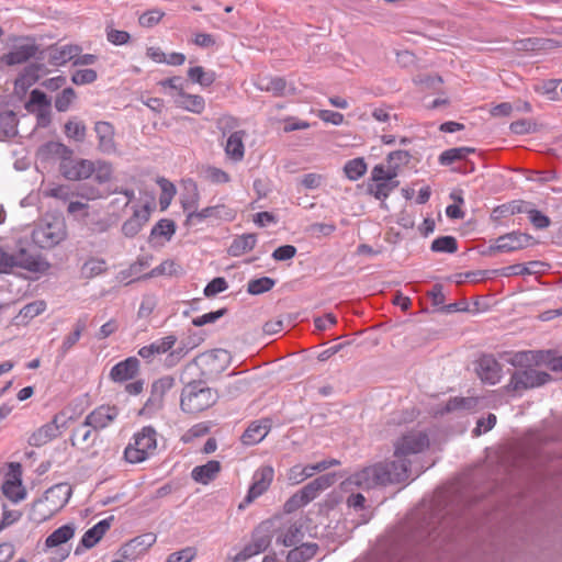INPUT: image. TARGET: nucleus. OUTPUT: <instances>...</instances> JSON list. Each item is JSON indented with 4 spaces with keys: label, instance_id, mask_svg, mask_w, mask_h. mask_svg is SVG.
Instances as JSON below:
<instances>
[{
    "label": "nucleus",
    "instance_id": "3",
    "mask_svg": "<svg viewBox=\"0 0 562 562\" xmlns=\"http://www.w3.org/2000/svg\"><path fill=\"white\" fill-rule=\"evenodd\" d=\"M72 495V487L68 483H58L49 487L44 496L35 501L31 509V518L43 522L63 509Z\"/></svg>",
    "mask_w": 562,
    "mask_h": 562
},
{
    "label": "nucleus",
    "instance_id": "31",
    "mask_svg": "<svg viewBox=\"0 0 562 562\" xmlns=\"http://www.w3.org/2000/svg\"><path fill=\"white\" fill-rule=\"evenodd\" d=\"M14 267L23 268L31 272H45L49 268V263L40 256H33L21 249L15 257Z\"/></svg>",
    "mask_w": 562,
    "mask_h": 562
},
{
    "label": "nucleus",
    "instance_id": "23",
    "mask_svg": "<svg viewBox=\"0 0 562 562\" xmlns=\"http://www.w3.org/2000/svg\"><path fill=\"white\" fill-rule=\"evenodd\" d=\"M271 424L269 419L255 420L246 428L240 437L245 446H254L262 441L269 434Z\"/></svg>",
    "mask_w": 562,
    "mask_h": 562
},
{
    "label": "nucleus",
    "instance_id": "17",
    "mask_svg": "<svg viewBox=\"0 0 562 562\" xmlns=\"http://www.w3.org/2000/svg\"><path fill=\"white\" fill-rule=\"evenodd\" d=\"M236 211L225 204L207 206L201 211H192L187 215V221L198 220L202 222L206 218H216L226 222L235 220Z\"/></svg>",
    "mask_w": 562,
    "mask_h": 562
},
{
    "label": "nucleus",
    "instance_id": "50",
    "mask_svg": "<svg viewBox=\"0 0 562 562\" xmlns=\"http://www.w3.org/2000/svg\"><path fill=\"white\" fill-rule=\"evenodd\" d=\"M276 285V280L269 277L251 279L247 283V292L251 295H259L270 291Z\"/></svg>",
    "mask_w": 562,
    "mask_h": 562
},
{
    "label": "nucleus",
    "instance_id": "62",
    "mask_svg": "<svg viewBox=\"0 0 562 562\" xmlns=\"http://www.w3.org/2000/svg\"><path fill=\"white\" fill-rule=\"evenodd\" d=\"M238 125V120L235 116L228 114L222 115L216 121V127L221 131L223 136L226 134L231 135L233 132H235V128H237Z\"/></svg>",
    "mask_w": 562,
    "mask_h": 562
},
{
    "label": "nucleus",
    "instance_id": "38",
    "mask_svg": "<svg viewBox=\"0 0 562 562\" xmlns=\"http://www.w3.org/2000/svg\"><path fill=\"white\" fill-rule=\"evenodd\" d=\"M412 155L407 150H394L386 156V161L390 170L389 178H396L398 169L411 161Z\"/></svg>",
    "mask_w": 562,
    "mask_h": 562
},
{
    "label": "nucleus",
    "instance_id": "33",
    "mask_svg": "<svg viewBox=\"0 0 562 562\" xmlns=\"http://www.w3.org/2000/svg\"><path fill=\"white\" fill-rule=\"evenodd\" d=\"M257 244V235L254 233H247L236 236L231 243L227 252L232 257H240L251 251Z\"/></svg>",
    "mask_w": 562,
    "mask_h": 562
},
{
    "label": "nucleus",
    "instance_id": "47",
    "mask_svg": "<svg viewBox=\"0 0 562 562\" xmlns=\"http://www.w3.org/2000/svg\"><path fill=\"white\" fill-rule=\"evenodd\" d=\"M176 233V223L172 220L161 218L159 220L150 232V237H165L170 240Z\"/></svg>",
    "mask_w": 562,
    "mask_h": 562
},
{
    "label": "nucleus",
    "instance_id": "28",
    "mask_svg": "<svg viewBox=\"0 0 562 562\" xmlns=\"http://www.w3.org/2000/svg\"><path fill=\"white\" fill-rule=\"evenodd\" d=\"M172 102L177 108L195 114L202 113L205 109V100L202 95L190 94L184 90L179 92Z\"/></svg>",
    "mask_w": 562,
    "mask_h": 562
},
{
    "label": "nucleus",
    "instance_id": "9",
    "mask_svg": "<svg viewBox=\"0 0 562 562\" xmlns=\"http://www.w3.org/2000/svg\"><path fill=\"white\" fill-rule=\"evenodd\" d=\"M533 244V237L527 233L512 232L504 234L495 239V244L490 245L484 255H494L496 252H513L524 249Z\"/></svg>",
    "mask_w": 562,
    "mask_h": 562
},
{
    "label": "nucleus",
    "instance_id": "6",
    "mask_svg": "<svg viewBox=\"0 0 562 562\" xmlns=\"http://www.w3.org/2000/svg\"><path fill=\"white\" fill-rule=\"evenodd\" d=\"M133 439L134 442L124 450V458L130 463L143 462L149 452L156 449V430L150 426L144 427Z\"/></svg>",
    "mask_w": 562,
    "mask_h": 562
},
{
    "label": "nucleus",
    "instance_id": "21",
    "mask_svg": "<svg viewBox=\"0 0 562 562\" xmlns=\"http://www.w3.org/2000/svg\"><path fill=\"white\" fill-rule=\"evenodd\" d=\"M139 371V360L136 357H128L112 367L110 378L114 382H125L134 379Z\"/></svg>",
    "mask_w": 562,
    "mask_h": 562
},
{
    "label": "nucleus",
    "instance_id": "55",
    "mask_svg": "<svg viewBox=\"0 0 562 562\" xmlns=\"http://www.w3.org/2000/svg\"><path fill=\"white\" fill-rule=\"evenodd\" d=\"M77 98L76 91L68 87L65 88L55 99V108L58 112H66Z\"/></svg>",
    "mask_w": 562,
    "mask_h": 562
},
{
    "label": "nucleus",
    "instance_id": "42",
    "mask_svg": "<svg viewBox=\"0 0 562 562\" xmlns=\"http://www.w3.org/2000/svg\"><path fill=\"white\" fill-rule=\"evenodd\" d=\"M182 273V268L173 260H165L149 272L144 274V279H150L159 276H179Z\"/></svg>",
    "mask_w": 562,
    "mask_h": 562
},
{
    "label": "nucleus",
    "instance_id": "37",
    "mask_svg": "<svg viewBox=\"0 0 562 562\" xmlns=\"http://www.w3.org/2000/svg\"><path fill=\"white\" fill-rule=\"evenodd\" d=\"M16 114L9 110L0 113V138H10L18 134Z\"/></svg>",
    "mask_w": 562,
    "mask_h": 562
},
{
    "label": "nucleus",
    "instance_id": "18",
    "mask_svg": "<svg viewBox=\"0 0 562 562\" xmlns=\"http://www.w3.org/2000/svg\"><path fill=\"white\" fill-rule=\"evenodd\" d=\"M59 416L55 415L49 423L37 428L30 437L29 445L32 447H42L60 435Z\"/></svg>",
    "mask_w": 562,
    "mask_h": 562
},
{
    "label": "nucleus",
    "instance_id": "36",
    "mask_svg": "<svg viewBox=\"0 0 562 562\" xmlns=\"http://www.w3.org/2000/svg\"><path fill=\"white\" fill-rule=\"evenodd\" d=\"M75 535V526L72 524L63 525L61 527L54 530L45 540L46 548H56L68 540Z\"/></svg>",
    "mask_w": 562,
    "mask_h": 562
},
{
    "label": "nucleus",
    "instance_id": "51",
    "mask_svg": "<svg viewBox=\"0 0 562 562\" xmlns=\"http://www.w3.org/2000/svg\"><path fill=\"white\" fill-rule=\"evenodd\" d=\"M434 252L453 254L458 250V241L453 236H440L430 246Z\"/></svg>",
    "mask_w": 562,
    "mask_h": 562
},
{
    "label": "nucleus",
    "instance_id": "10",
    "mask_svg": "<svg viewBox=\"0 0 562 562\" xmlns=\"http://www.w3.org/2000/svg\"><path fill=\"white\" fill-rule=\"evenodd\" d=\"M3 495L13 503L26 497V491L22 485V465L19 462L9 463V472L1 485Z\"/></svg>",
    "mask_w": 562,
    "mask_h": 562
},
{
    "label": "nucleus",
    "instance_id": "20",
    "mask_svg": "<svg viewBox=\"0 0 562 562\" xmlns=\"http://www.w3.org/2000/svg\"><path fill=\"white\" fill-rule=\"evenodd\" d=\"M98 137V149L103 154H114L116 145L114 142V127L110 122L99 121L94 125Z\"/></svg>",
    "mask_w": 562,
    "mask_h": 562
},
{
    "label": "nucleus",
    "instance_id": "63",
    "mask_svg": "<svg viewBox=\"0 0 562 562\" xmlns=\"http://www.w3.org/2000/svg\"><path fill=\"white\" fill-rule=\"evenodd\" d=\"M196 557L194 547H186L177 552H172L167 557L166 562H191Z\"/></svg>",
    "mask_w": 562,
    "mask_h": 562
},
{
    "label": "nucleus",
    "instance_id": "13",
    "mask_svg": "<svg viewBox=\"0 0 562 562\" xmlns=\"http://www.w3.org/2000/svg\"><path fill=\"white\" fill-rule=\"evenodd\" d=\"M119 416V408L114 405H100L86 416V424L91 425L94 431L110 426Z\"/></svg>",
    "mask_w": 562,
    "mask_h": 562
},
{
    "label": "nucleus",
    "instance_id": "26",
    "mask_svg": "<svg viewBox=\"0 0 562 562\" xmlns=\"http://www.w3.org/2000/svg\"><path fill=\"white\" fill-rule=\"evenodd\" d=\"M74 151L71 148L59 142H47L37 149V157L42 161H48L53 158H59L60 161L65 158L72 156Z\"/></svg>",
    "mask_w": 562,
    "mask_h": 562
},
{
    "label": "nucleus",
    "instance_id": "64",
    "mask_svg": "<svg viewBox=\"0 0 562 562\" xmlns=\"http://www.w3.org/2000/svg\"><path fill=\"white\" fill-rule=\"evenodd\" d=\"M394 190V186H391V180L378 181L375 187L369 188V192L376 199L384 201L390 193Z\"/></svg>",
    "mask_w": 562,
    "mask_h": 562
},
{
    "label": "nucleus",
    "instance_id": "25",
    "mask_svg": "<svg viewBox=\"0 0 562 562\" xmlns=\"http://www.w3.org/2000/svg\"><path fill=\"white\" fill-rule=\"evenodd\" d=\"M247 136L246 131L239 130L233 132L225 144L226 156L235 162L241 161L245 156L244 139Z\"/></svg>",
    "mask_w": 562,
    "mask_h": 562
},
{
    "label": "nucleus",
    "instance_id": "32",
    "mask_svg": "<svg viewBox=\"0 0 562 562\" xmlns=\"http://www.w3.org/2000/svg\"><path fill=\"white\" fill-rule=\"evenodd\" d=\"M221 463L216 460H210L203 465L193 468L191 477L196 483L209 484L221 471Z\"/></svg>",
    "mask_w": 562,
    "mask_h": 562
},
{
    "label": "nucleus",
    "instance_id": "59",
    "mask_svg": "<svg viewBox=\"0 0 562 562\" xmlns=\"http://www.w3.org/2000/svg\"><path fill=\"white\" fill-rule=\"evenodd\" d=\"M98 74L94 69H79L71 76V81L77 86L89 85L97 80Z\"/></svg>",
    "mask_w": 562,
    "mask_h": 562
},
{
    "label": "nucleus",
    "instance_id": "54",
    "mask_svg": "<svg viewBox=\"0 0 562 562\" xmlns=\"http://www.w3.org/2000/svg\"><path fill=\"white\" fill-rule=\"evenodd\" d=\"M158 85L165 89H169L167 93L172 99V101L175 100V98H177V94L179 92H182L184 90V79L180 76H173L162 79L158 82Z\"/></svg>",
    "mask_w": 562,
    "mask_h": 562
},
{
    "label": "nucleus",
    "instance_id": "61",
    "mask_svg": "<svg viewBox=\"0 0 562 562\" xmlns=\"http://www.w3.org/2000/svg\"><path fill=\"white\" fill-rule=\"evenodd\" d=\"M46 310V303L43 300L33 301L25 306L22 307L20 311V315L24 318H34L42 314Z\"/></svg>",
    "mask_w": 562,
    "mask_h": 562
},
{
    "label": "nucleus",
    "instance_id": "2",
    "mask_svg": "<svg viewBox=\"0 0 562 562\" xmlns=\"http://www.w3.org/2000/svg\"><path fill=\"white\" fill-rule=\"evenodd\" d=\"M218 394L205 381L193 380L184 384L180 395V408L183 413L194 415L212 407Z\"/></svg>",
    "mask_w": 562,
    "mask_h": 562
},
{
    "label": "nucleus",
    "instance_id": "48",
    "mask_svg": "<svg viewBox=\"0 0 562 562\" xmlns=\"http://www.w3.org/2000/svg\"><path fill=\"white\" fill-rule=\"evenodd\" d=\"M64 132L68 138L82 143L86 139L87 127L83 122L72 119L66 122Z\"/></svg>",
    "mask_w": 562,
    "mask_h": 562
},
{
    "label": "nucleus",
    "instance_id": "56",
    "mask_svg": "<svg viewBox=\"0 0 562 562\" xmlns=\"http://www.w3.org/2000/svg\"><path fill=\"white\" fill-rule=\"evenodd\" d=\"M250 382L247 379H236L225 385L224 395L229 398L237 397L238 395L248 391Z\"/></svg>",
    "mask_w": 562,
    "mask_h": 562
},
{
    "label": "nucleus",
    "instance_id": "29",
    "mask_svg": "<svg viewBox=\"0 0 562 562\" xmlns=\"http://www.w3.org/2000/svg\"><path fill=\"white\" fill-rule=\"evenodd\" d=\"M149 220V209L144 206L142 210H135L133 216L126 220L122 225V233L125 237L132 238L142 229L143 225Z\"/></svg>",
    "mask_w": 562,
    "mask_h": 562
},
{
    "label": "nucleus",
    "instance_id": "15",
    "mask_svg": "<svg viewBox=\"0 0 562 562\" xmlns=\"http://www.w3.org/2000/svg\"><path fill=\"white\" fill-rule=\"evenodd\" d=\"M476 373L482 382L494 385L502 378V366L492 355H483L477 360Z\"/></svg>",
    "mask_w": 562,
    "mask_h": 562
},
{
    "label": "nucleus",
    "instance_id": "4",
    "mask_svg": "<svg viewBox=\"0 0 562 562\" xmlns=\"http://www.w3.org/2000/svg\"><path fill=\"white\" fill-rule=\"evenodd\" d=\"M552 380L551 374L544 371H538L532 366H526L522 369H516L505 385L507 393L521 394L524 391L543 386Z\"/></svg>",
    "mask_w": 562,
    "mask_h": 562
},
{
    "label": "nucleus",
    "instance_id": "16",
    "mask_svg": "<svg viewBox=\"0 0 562 562\" xmlns=\"http://www.w3.org/2000/svg\"><path fill=\"white\" fill-rule=\"evenodd\" d=\"M276 543L294 547L304 538L303 525L299 521H286L274 533Z\"/></svg>",
    "mask_w": 562,
    "mask_h": 562
},
{
    "label": "nucleus",
    "instance_id": "7",
    "mask_svg": "<svg viewBox=\"0 0 562 562\" xmlns=\"http://www.w3.org/2000/svg\"><path fill=\"white\" fill-rule=\"evenodd\" d=\"M67 236L66 225L60 220L38 225L32 233V239L42 249H52Z\"/></svg>",
    "mask_w": 562,
    "mask_h": 562
},
{
    "label": "nucleus",
    "instance_id": "53",
    "mask_svg": "<svg viewBox=\"0 0 562 562\" xmlns=\"http://www.w3.org/2000/svg\"><path fill=\"white\" fill-rule=\"evenodd\" d=\"M94 181L99 184H105L112 179L113 168L112 165L104 160L93 161Z\"/></svg>",
    "mask_w": 562,
    "mask_h": 562
},
{
    "label": "nucleus",
    "instance_id": "57",
    "mask_svg": "<svg viewBox=\"0 0 562 562\" xmlns=\"http://www.w3.org/2000/svg\"><path fill=\"white\" fill-rule=\"evenodd\" d=\"M164 16L165 12L159 9L147 10L138 18V23L143 27L150 29L157 25Z\"/></svg>",
    "mask_w": 562,
    "mask_h": 562
},
{
    "label": "nucleus",
    "instance_id": "40",
    "mask_svg": "<svg viewBox=\"0 0 562 562\" xmlns=\"http://www.w3.org/2000/svg\"><path fill=\"white\" fill-rule=\"evenodd\" d=\"M188 78L193 83H199L202 87H210L216 80V74L212 70L205 71L201 66L189 68Z\"/></svg>",
    "mask_w": 562,
    "mask_h": 562
},
{
    "label": "nucleus",
    "instance_id": "30",
    "mask_svg": "<svg viewBox=\"0 0 562 562\" xmlns=\"http://www.w3.org/2000/svg\"><path fill=\"white\" fill-rule=\"evenodd\" d=\"M113 520V517L105 518L103 520H100L98 524H95L92 528L88 529L80 541V544L86 549H91L94 547L105 535V532L111 527V521Z\"/></svg>",
    "mask_w": 562,
    "mask_h": 562
},
{
    "label": "nucleus",
    "instance_id": "58",
    "mask_svg": "<svg viewBox=\"0 0 562 562\" xmlns=\"http://www.w3.org/2000/svg\"><path fill=\"white\" fill-rule=\"evenodd\" d=\"M175 385V379L170 375L162 376L158 380H156L151 384L150 392L158 397L162 398L165 397L166 393L170 391Z\"/></svg>",
    "mask_w": 562,
    "mask_h": 562
},
{
    "label": "nucleus",
    "instance_id": "8",
    "mask_svg": "<svg viewBox=\"0 0 562 562\" xmlns=\"http://www.w3.org/2000/svg\"><path fill=\"white\" fill-rule=\"evenodd\" d=\"M29 113L35 114L37 127L46 128L52 123V101L45 92L34 89L24 104Z\"/></svg>",
    "mask_w": 562,
    "mask_h": 562
},
{
    "label": "nucleus",
    "instance_id": "60",
    "mask_svg": "<svg viewBox=\"0 0 562 562\" xmlns=\"http://www.w3.org/2000/svg\"><path fill=\"white\" fill-rule=\"evenodd\" d=\"M228 283L223 277H216L211 280L203 290L206 297L215 296L216 294L226 291Z\"/></svg>",
    "mask_w": 562,
    "mask_h": 562
},
{
    "label": "nucleus",
    "instance_id": "27",
    "mask_svg": "<svg viewBox=\"0 0 562 562\" xmlns=\"http://www.w3.org/2000/svg\"><path fill=\"white\" fill-rule=\"evenodd\" d=\"M38 50V46L32 42L15 46L11 52L3 56L7 65H20L34 57Z\"/></svg>",
    "mask_w": 562,
    "mask_h": 562
},
{
    "label": "nucleus",
    "instance_id": "19",
    "mask_svg": "<svg viewBox=\"0 0 562 562\" xmlns=\"http://www.w3.org/2000/svg\"><path fill=\"white\" fill-rule=\"evenodd\" d=\"M337 481L336 473H326L307 483L300 490L306 504L314 501L323 491L334 485Z\"/></svg>",
    "mask_w": 562,
    "mask_h": 562
},
{
    "label": "nucleus",
    "instance_id": "24",
    "mask_svg": "<svg viewBox=\"0 0 562 562\" xmlns=\"http://www.w3.org/2000/svg\"><path fill=\"white\" fill-rule=\"evenodd\" d=\"M176 342L177 337L175 335H168L166 337L153 341L147 346H143L138 350V355L149 362L155 356L162 355L171 350Z\"/></svg>",
    "mask_w": 562,
    "mask_h": 562
},
{
    "label": "nucleus",
    "instance_id": "49",
    "mask_svg": "<svg viewBox=\"0 0 562 562\" xmlns=\"http://www.w3.org/2000/svg\"><path fill=\"white\" fill-rule=\"evenodd\" d=\"M106 270V261L102 258H91L81 267V273L85 278L91 279L102 274Z\"/></svg>",
    "mask_w": 562,
    "mask_h": 562
},
{
    "label": "nucleus",
    "instance_id": "46",
    "mask_svg": "<svg viewBox=\"0 0 562 562\" xmlns=\"http://www.w3.org/2000/svg\"><path fill=\"white\" fill-rule=\"evenodd\" d=\"M344 172L349 180L356 181L367 172V164L361 157L353 158L345 164Z\"/></svg>",
    "mask_w": 562,
    "mask_h": 562
},
{
    "label": "nucleus",
    "instance_id": "14",
    "mask_svg": "<svg viewBox=\"0 0 562 562\" xmlns=\"http://www.w3.org/2000/svg\"><path fill=\"white\" fill-rule=\"evenodd\" d=\"M156 539L153 532L139 535L122 546L121 555L126 560H136L156 542Z\"/></svg>",
    "mask_w": 562,
    "mask_h": 562
},
{
    "label": "nucleus",
    "instance_id": "43",
    "mask_svg": "<svg viewBox=\"0 0 562 562\" xmlns=\"http://www.w3.org/2000/svg\"><path fill=\"white\" fill-rule=\"evenodd\" d=\"M87 317L77 319L74 331L67 335L61 344L60 353L65 356L80 339L82 331L86 329Z\"/></svg>",
    "mask_w": 562,
    "mask_h": 562
},
{
    "label": "nucleus",
    "instance_id": "35",
    "mask_svg": "<svg viewBox=\"0 0 562 562\" xmlns=\"http://www.w3.org/2000/svg\"><path fill=\"white\" fill-rule=\"evenodd\" d=\"M317 551L318 544L315 542L296 544L289 551L286 562H307L316 555Z\"/></svg>",
    "mask_w": 562,
    "mask_h": 562
},
{
    "label": "nucleus",
    "instance_id": "41",
    "mask_svg": "<svg viewBox=\"0 0 562 562\" xmlns=\"http://www.w3.org/2000/svg\"><path fill=\"white\" fill-rule=\"evenodd\" d=\"M153 256H139L135 262H133L126 270H123L121 274L124 278H133L135 281L144 279L142 272L149 267Z\"/></svg>",
    "mask_w": 562,
    "mask_h": 562
},
{
    "label": "nucleus",
    "instance_id": "1",
    "mask_svg": "<svg viewBox=\"0 0 562 562\" xmlns=\"http://www.w3.org/2000/svg\"><path fill=\"white\" fill-rule=\"evenodd\" d=\"M406 480V464L401 462H378L364 467L347 479L346 484L355 485L362 490H370L375 486L401 483Z\"/></svg>",
    "mask_w": 562,
    "mask_h": 562
},
{
    "label": "nucleus",
    "instance_id": "39",
    "mask_svg": "<svg viewBox=\"0 0 562 562\" xmlns=\"http://www.w3.org/2000/svg\"><path fill=\"white\" fill-rule=\"evenodd\" d=\"M475 151L472 147H454L442 151L438 158L441 166H450L456 161L464 160Z\"/></svg>",
    "mask_w": 562,
    "mask_h": 562
},
{
    "label": "nucleus",
    "instance_id": "52",
    "mask_svg": "<svg viewBox=\"0 0 562 562\" xmlns=\"http://www.w3.org/2000/svg\"><path fill=\"white\" fill-rule=\"evenodd\" d=\"M110 194H111L110 190L100 189V188L93 187L88 183H83V184L79 186L78 191L76 192V195H78L82 199H86L88 201L103 199Z\"/></svg>",
    "mask_w": 562,
    "mask_h": 562
},
{
    "label": "nucleus",
    "instance_id": "11",
    "mask_svg": "<svg viewBox=\"0 0 562 562\" xmlns=\"http://www.w3.org/2000/svg\"><path fill=\"white\" fill-rule=\"evenodd\" d=\"M274 476V470L271 465H263L255 471L252 483L244 501L239 504V508L252 503L257 497L261 496L271 485Z\"/></svg>",
    "mask_w": 562,
    "mask_h": 562
},
{
    "label": "nucleus",
    "instance_id": "12",
    "mask_svg": "<svg viewBox=\"0 0 562 562\" xmlns=\"http://www.w3.org/2000/svg\"><path fill=\"white\" fill-rule=\"evenodd\" d=\"M93 161L89 159H75L72 156L65 158L59 164V171L64 178L70 181H80L93 175Z\"/></svg>",
    "mask_w": 562,
    "mask_h": 562
},
{
    "label": "nucleus",
    "instance_id": "34",
    "mask_svg": "<svg viewBox=\"0 0 562 562\" xmlns=\"http://www.w3.org/2000/svg\"><path fill=\"white\" fill-rule=\"evenodd\" d=\"M97 439V431L91 428V425L86 424V419L81 425L72 430L70 441L72 446L80 445L82 448H89L94 445Z\"/></svg>",
    "mask_w": 562,
    "mask_h": 562
},
{
    "label": "nucleus",
    "instance_id": "44",
    "mask_svg": "<svg viewBox=\"0 0 562 562\" xmlns=\"http://www.w3.org/2000/svg\"><path fill=\"white\" fill-rule=\"evenodd\" d=\"M258 87L260 90L272 92L276 97H282L286 94L288 83L282 77H271L262 79Z\"/></svg>",
    "mask_w": 562,
    "mask_h": 562
},
{
    "label": "nucleus",
    "instance_id": "5",
    "mask_svg": "<svg viewBox=\"0 0 562 562\" xmlns=\"http://www.w3.org/2000/svg\"><path fill=\"white\" fill-rule=\"evenodd\" d=\"M429 447V438L425 432L422 431H409L403 435L394 443V457L396 458L392 462H401L406 464V480L411 472L409 456L423 452Z\"/></svg>",
    "mask_w": 562,
    "mask_h": 562
},
{
    "label": "nucleus",
    "instance_id": "45",
    "mask_svg": "<svg viewBox=\"0 0 562 562\" xmlns=\"http://www.w3.org/2000/svg\"><path fill=\"white\" fill-rule=\"evenodd\" d=\"M527 203L522 200H514L504 204L496 206L493 210V215L495 217H506L519 213H524L526 211Z\"/></svg>",
    "mask_w": 562,
    "mask_h": 562
},
{
    "label": "nucleus",
    "instance_id": "22",
    "mask_svg": "<svg viewBox=\"0 0 562 562\" xmlns=\"http://www.w3.org/2000/svg\"><path fill=\"white\" fill-rule=\"evenodd\" d=\"M81 53V47L78 45H63V46H50L47 49V60L53 66H63L70 60H75V57Z\"/></svg>",
    "mask_w": 562,
    "mask_h": 562
}]
</instances>
